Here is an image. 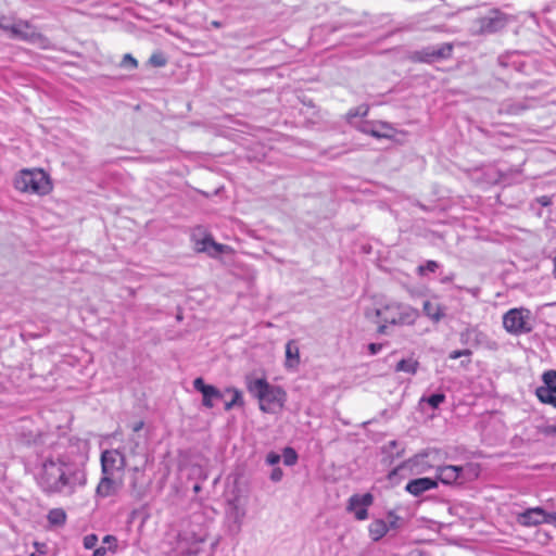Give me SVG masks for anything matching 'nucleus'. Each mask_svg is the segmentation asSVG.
I'll return each mask as SVG.
<instances>
[{
    "instance_id": "obj_1",
    "label": "nucleus",
    "mask_w": 556,
    "mask_h": 556,
    "mask_svg": "<svg viewBox=\"0 0 556 556\" xmlns=\"http://www.w3.org/2000/svg\"><path fill=\"white\" fill-rule=\"evenodd\" d=\"M191 514L181 520L180 529L168 556H194L201 551L208 536V526L214 518V510L201 503L191 504Z\"/></svg>"
},
{
    "instance_id": "obj_2",
    "label": "nucleus",
    "mask_w": 556,
    "mask_h": 556,
    "mask_svg": "<svg viewBox=\"0 0 556 556\" xmlns=\"http://www.w3.org/2000/svg\"><path fill=\"white\" fill-rule=\"evenodd\" d=\"M367 317L377 325L376 336H388L391 327L413 326L419 311L407 303L389 301L376 307L372 317Z\"/></svg>"
},
{
    "instance_id": "obj_3",
    "label": "nucleus",
    "mask_w": 556,
    "mask_h": 556,
    "mask_svg": "<svg viewBox=\"0 0 556 556\" xmlns=\"http://www.w3.org/2000/svg\"><path fill=\"white\" fill-rule=\"evenodd\" d=\"M87 482L84 467L47 458L38 473L41 486H83Z\"/></svg>"
},
{
    "instance_id": "obj_4",
    "label": "nucleus",
    "mask_w": 556,
    "mask_h": 556,
    "mask_svg": "<svg viewBox=\"0 0 556 556\" xmlns=\"http://www.w3.org/2000/svg\"><path fill=\"white\" fill-rule=\"evenodd\" d=\"M225 496V517L224 523L227 533L230 536H237L241 532L244 518L247 516V507L249 496L243 489H230L224 494Z\"/></svg>"
},
{
    "instance_id": "obj_5",
    "label": "nucleus",
    "mask_w": 556,
    "mask_h": 556,
    "mask_svg": "<svg viewBox=\"0 0 556 556\" xmlns=\"http://www.w3.org/2000/svg\"><path fill=\"white\" fill-rule=\"evenodd\" d=\"M247 390L258 400L260 409L264 413H274L275 408H281L286 401V392L280 386L270 384L265 378L247 377Z\"/></svg>"
},
{
    "instance_id": "obj_6",
    "label": "nucleus",
    "mask_w": 556,
    "mask_h": 556,
    "mask_svg": "<svg viewBox=\"0 0 556 556\" xmlns=\"http://www.w3.org/2000/svg\"><path fill=\"white\" fill-rule=\"evenodd\" d=\"M440 455V450L435 447H427L421 452L415 454L409 459L403 462L401 465L395 467L389 473V480L392 483H401L404 480L413 479L415 475H420L431 467V464L427 460L431 458L435 460Z\"/></svg>"
},
{
    "instance_id": "obj_7",
    "label": "nucleus",
    "mask_w": 556,
    "mask_h": 556,
    "mask_svg": "<svg viewBox=\"0 0 556 556\" xmlns=\"http://www.w3.org/2000/svg\"><path fill=\"white\" fill-rule=\"evenodd\" d=\"M16 190L46 195L52 190L49 175L43 169H22L14 179Z\"/></svg>"
},
{
    "instance_id": "obj_8",
    "label": "nucleus",
    "mask_w": 556,
    "mask_h": 556,
    "mask_svg": "<svg viewBox=\"0 0 556 556\" xmlns=\"http://www.w3.org/2000/svg\"><path fill=\"white\" fill-rule=\"evenodd\" d=\"M102 478L98 486H112L115 475L125 467V456L118 450H106L101 453Z\"/></svg>"
},
{
    "instance_id": "obj_9",
    "label": "nucleus",
    "mask_w": 556,
    "mask_h": 556,
    "mask_svg": "<svg viewBox=\"0 0 556 556\" xmlns=\"http://www.w3.org/2000/svg\"><path fill=\"white\" fill-rule=\"evenodd\" d=\"M511 22L510 15L500 9H491L484 15L475 20L476 33L491 35L503 30Z\"/></svg>"
},
{
    "instance_id": "obj_10",
    "label": "nucleus",
    "mask_w": 556,
    "mask_h": 556,
    "mask_svg": "<svg viewBox=\"0 0 556 556\" xmlns=\"http://www.w3.org/2000/svg\"><path fill=\"white\" fill-rule=\"evenodd\" d=\"M454 46L451 42L431 45L422 47L410 53L409 59L415 63L432 64L443 60H448L453 55Z\"/></svg>"
},
{
    "instance_id": "obj_11",
    "label": "nucleus",
    "mask_w": 556,
    "mask_h": 556,
    "mask_svg": "<svg viewBox=\"0 0 556 556\" xmlns=\"http://www.w3.org/2000/svg\"><path fill=\"white\" fill-rule=\"evenodd\" d=\"M529 311L523 308H511L503 316V326L511 334L528 333L532 330L529 321Z\"/></svg>"
},
{
    "instance_id": "obj_12",
    "label": "nucleus",
    "mask_w": 556,
    "mask_h": 556,
    "mask_svg": "<svg viewBox=\"0 0 556 556\" xmlns=\"http://www.w3.org/2000/svg\"><path fill=\"white\" fill-rule=\"evenodd\" d=\"M10 38L23 40L29 43H41L47 40L41 33L37 31L33 24L21 18L14 21Z\"/></svg>"
},
{
    "instance_id": "obj_13",
    "label": "nucleus",
    "mask_w": 556,
    "mask_h": 556,
    "mask_svg": "<svg viewBox=\"0 0 556 556\" xmlns=\"http://www.w3.org/2000/svg\"><path fill=\"white\" fill-rule=\"evenodd\" d=\"M374 503V496L370 493L354 494L350 497L346 510L354 515L356 520L363 521L368 518V508Z\"/></svg>"
},
{
    "instance_id": "obj_14",
    "label": "nucleus",
    "mask_w": 556,
    "mask_h": 556,
    "mask_svg": "<svg viewBox=\"0 0 556 556\" xmlns=\"http://www.w3.org/2000/svg\"><path fill=\"white\" fill-rule=\"evenodd\" d=\"M193 388L202 394V404L207 408H213L215 401L223 400V393L214 386L206 384L204 379L198 377L193 380Z\"/></svg>"
},
{
    "instance_id": "obj_15",
    "label": "nucleus",
    "mask_w": 556,
    "mask_h": 556,
    "mask_svg": "<svg viewBox=\"0 0 556 556\" xmlns=\"http://www.w3.org/2000/svg\"><path fill=\"white\" fill-rule=\"evenodd\" d=\"M552 513H547L541 507L529 508L519 516V521L523 526H538L541 523H551L549 517Z\"/></svg>"
},
{
    "instance_id": "obj_16",
    "label": "nucleus",
    "mask_w": 556,
    "mask_h": 556,
    "mask_svg": "<svg viewBox=\"0 0 556 556\" xmlns=\"http://www.w3.org/2000/svg\"><path fill=\"white\" fill-rule=\"evenodd\" d=\"M437 481L445 485H451L462 478V468L455 465L439 466L437 468Z\"/></svg>"
},
{
    "instance_id": "obj_17",
    "label": "nucleus",
    "mask_w": 556,
    "mask_h": 556,
    "mask_svg": "<svg viewBox=\"0 0 556 556\" xmlns=\"http://www.w3.org/2000/svg\"><path fill=\"white\" fill-rule=\"evenodd\" d=\"M543 386H540L535 390V395L539 400L556 394V370H547L542 375Z\"/></svg>"
},
{
    "instance_id": "obj_18",
    "label": "nucleus",
    "mask_w": 556,
    "mask_h": 556,
    "mask_svg": "<svg viewBox=\"0 0 556 556\" xmlns=\"http://www.w3.org/2000/svg\"><path fill=\"white\" fill-rule=\"evenodd\" d=\"M300 364V350L295 340H289L286 344L285 366L289 370H294Z\"/></svg>"
},
{
    "instance_id": "obj_19",
    "label": "nucleus",
    "mask_w": 556,
    "mask_h": 556,
    "mask_svg": "<svg viewBox=\"0 0 556 556\" xmlns=\"http://www.w3.org/2000/svg\"><path fill=\"white\" fill-rule=\"evenodd\" d=\"M445 306L432 301H425L422 304L424 314L433 323H439L445 316Z\"/></svg>"
},
{
    "instance_id": "obj_20",
    "label": "nucleus",
    "mask_w": 556,
    "mask_h": 556,
    "mask_svg": "<svg viewBox=\"0 0 556 556\" xmlns=\"http://www.w3.org/2000/svg\"><path fill=\"white\" fill-rule=\"evenodd\" d=\"M486 336L478 328L469 327L460 332V342L463 344L480 345L484 342Z\"/></svg>"
},
{
    "instance_id": "obj_21",
    "label": "nucleus",
    "mask_w": 556,
    "mask_h": 556,
    "mask_svg": "<svg viewBox=\"0 0 556 556\" xmlns=\"http://www.w3.org/2000/svg\"><path fill=\"white\" fill-rule=\"evenodd\" d=\"M198 245V251L207 252L212 256L220 254L225 248L223 244L215 242L212 237H205Z\"/></svg>"
},
{
    "instance_id": "obj_22",
    "label": "nucleus",
    "mask_w": 556,
    "mask_h": 556,
    "mask_svg": "<svg viewBox=\"0 0 556 556\" xmlns=\"http://www.w3.org/2000/svg\"><path fill=\"white\" fill-rule=\"evenodd\" d=\"M389 527L382 519L374 520L368 528L369 535L374 541H379L381 538L386 535Z\"/></svg>"
},
{
    "instance_id": "obj_23",
    "label": "nucleus",
    "mask_w": 556,
    "mask_h": 556,
    "mask_svg": "<svg viewBox=\"0 0 556 556\" xmlns=\"http://www.w3.org/2000/svg\"><path fill=\"white\" fill-rule=\"evenodd\" d=\"M445 394L443 392L432 393L430 395L424 394L419 400V406L424 404L429 405L432 409L439 408V406L445 402Z\"/></svg>"
},
{
    "instance_id": "obj_24",
    "label": "nucleus",
    "mask_w": 556,
    "mask_h": 556,
    "mask_svg": "<svg viewBox=\"0 0 556 556\" xmlns=\"http://www.w3.org/2000/svg\"><path fill=\"white\" fill-rule=\"evenodd\" d=\"M419 368V362L413 357L403 358L395 365V371H403L409 375H416Z\"/></svg>"
},
{
    "instance_id": "obj_25",
    "label": "nucleus",
    "mask_w": 556,
    "mask_h": 556,
    "mask_svg": "<svg viewBox=\"0 0 556 556\" xmlns=\"http://www.w3.org/2000/svg\"><path fill=\"white\" fill-rule=\"evenodd\" d=\"M462 468V478L459 484L468 482L479 476L480 467L477 464L468 463L465 466H459Z\"/></svg>"
},
{
    "instance_id": "obj_26",
    "label": "nucleus",
    "mask_w": 556,
    "mask_h": 556,
    "mask_svg": "<svg viewBox=\"0 0 556 556\" xmlns=\"http://www.w3.org/2000/svg\"><path fill=\"white\" fill-rule=\"evenodd\" d=\"M226 391L232 393V399L225 403V410H230L235 406H243L244 401L242 392L239 389L228 388Z\"/></svg>"
},
{
    "instance_id": "obj_27",
    "label": "nucleus",
    "mask_w": 556,
    "mask_h": 556,
    "mask_svg": "<svg viewBox=\"0 0 556 556\" xmlns=\"http://www.w3.org/2000/svg\"><path fill=\"white\" fill-rule=\"evenodd\" d=\"M66 514L61 508H53L48 514V521L52 526H62L65 523Z\"/></svg>"
},
{
    "instance_id": "obj_28",
    "label": "nucleus",
    "mask_w": 556,
    "mask_h": 556,
    "mask_svg": "<svg viewBox=\"0 0 556 556\" xmlns=\"http://www.w3.org/2000/svg\"><path fill=\"white\" fill-rule=\"evenodd\" d=\"M399 446V441L392 440L388 442L386 445H383L382 451L383 453H390L392 458H400L404 455L405 448L403 446L401 448H397Z\"/></svg>"
},
{
    "instance_id": "obj_29",
    "label": "nucleus",
    "mask_w": 556,
    "mask_h": 556,
    "mask_svg": "<svg viewBox=\"0 0 556 556\" xmlns=\"http://www.w3.org/2000/svg\"><path fill=\"white\" fill-rule=\"evenodd\" d=\"M405 486H438L437 477L435 478H415L406 481Z\"/></svg>"
},
{
    "instance_id": "obj_30",
    "label": "nucleus",
    "mask_w": 556,
    "mask_h": 556,
    "mask_svg": "<svg viewBox=\"0 0 556 556\" xmlns=\"http://www.w3.org/2000/svg\"><path fill=\"white\" fill-rule=\"evenodd\" d=\"M358 130L362 131L363 134L370 135V136H372L375 138H383V137H386L384 135L379 132L376 129L375 124H372L370 122H362L361 125L358 126Z\"/></svg>"
},
{
    "instance_id": "obj_31",
    "label": "nucleus",
    "mask_w": 556,
    "mask_h": 556,
    "mask_svg": "<svg viewBox=\"0 0 556 556\" xmlns=\"http://www.w3.org/2000/svg\"><path fill=\"white\" fill-rule=\"evenodd\" d=\"M281 458L286 466H292L298 462V453L292 447H285L281 454Z\"/></svg>"
},
{
    "instance_id": "obj_32",
    "label": "nucleus",
    "mask_w": 556,
    "mask_h": 556,
    "mask_svg": "<svg viewBox=\"0 0 556 556\" xmlns=\"http://www.w3.org/2000/svg\"><path fill=\"white\" fill-rule=\"evenodd\" d=\"M369 108L368 105H359L357 108L351 109L346 113V119L349 123H352L353 118L355 117H365L368 114Z\"/></svg>"
},
{
    "instance_id": "obj_33",
    "label": "nucleus",
    "mask_w": 556,
    "mask_h": 556,
    "mask_svg": "<svg viewBox=\"0 0 556 556\" xmlns=\"http://www.w3.org/2000/svg\"><path fill=\"white\" fill-rule=\"evenodd\" d=\"M148 63L153 67H163L167 64V58L163 52H154L150 55Z\"/></svg>"
},
{
    "instance_id": "obj_34",
    "label": "nucleus",
    "mask_w": 556,
    "mask_h": 556,
    "mask_svg": "<svg viewBox=\"0 0 556 556\" xmlns=\"http://www.w3.org/2000/svg\"><path fill=\"white\" fill-rule=\"evenodd\" d=\"M440 267L437 261H427L425 264L417 267V274L424 276L428 273H434Z\"/></svg>"
},
{
    "instance_id": "obj_35",
    "label": "nucleus",
    "mask_w": 556,
    "mask_h": 556,
    "mask_svg": "<svg viewBox=\"0 0 556 556\" xmlns=\"http://www.w3.org/2000/svg\"><path fill=\"white\" fill-rule=\"evenodd\" d=\"M14 21L16 20L11 16H0V29L10 35L12 30V25H14Z\"/></svg>"
},
{
    "instance_id": "obj_36",
    "label": "nucleus",
    "mask_w": 556,
    "mask_h": 556,
    "mask_svg": "<svg viewBox=\"0 0 556 556\" xmlns=\"http://www.w3.org/2000/svg\"><path fill=\"white\" fill-rule=\"evenodd\" d=\"M119 65L123 68H131V70H134V68H137L138 62H137V60L130 53H126L123 56Z\"/></svg>"
},
{
    "instance_id": "obj_37",
    "label": "nucleus",
    "mask_w": 556,
    "mask_h": 556,
    "mask_svg": "<svg viewBox=\"0 0 556 556\" xmlns=\"http://www.w3.org/2000/svg\"><path fill=\"white\" fill-rule=\"evenodd\" d=\"M389 345V342H371L367 345V351L369 355H377L380 353L386 346Z\"/></svg>"
},
{
    "instance_id": "obj_38",
    "label": "nucleus",
    "mask_w": 556,
    "mask_h": 556,
    "mask_svg": "<svg viewBox=\"0 0 556 556\" xmlns=\"http://www.w3.org/2000/svg\"><path fill=\"white\" fill-rule=\"evenodd\" d=\"M98 543V536L96 534H88L84 538V547L86 549H92Z\"/></svg>"
},
{
    "instance_id": "obj_39",
    "label": "nucleus",
    "mask_w": 556,
    "mask_h": 556,
    "mask_svg": "<svg viewBox=\"0 0 556 556\" xmlns=\"http://www.w3.org/2000/svg\"><path fill=\"white\" fill-rule=\"evenodd\" d=\"M472 354L471 350L469 349H465V350H455V351H452L450 354H448V358L450 359H457L459 357H463V356H466V357H470Z\"/></svg>"
},
{
    "instance_id": "obj_40",
    "label": "nucleus",
    "mask_w": 556,
    "mask_h": 556,
    "mask_svg": "<svg viewBox=\"0 0 556 556\" xmlns=\"http://www.w3.org/2000/svg\"><path fill=\"white\" fill-rule=\"evenodd\" d=\"M281 459V455L276 453V452H269L267 455H266V464H268L269 466H275L277 464H279Z\"/></svg>"
},
{
    "instance_id": "obj_41",
    "label": "nucleus",
    "mask_w": 556,
    "mask_h": 556,
    "mask_svg": "<svg viewBox=\"0 0 556 556\" xmlns=\"http://www.w3.org/2000/svg\"><path fill=\"white\" fill-rule=\"evenodd\" d=\"M116 542H117V540L113 535H105L103 538V543L109 545L108 549H110V551H113V552L115 551Z\"/></svg>"
},
{
    "instance_id": "obj_42",
    "label": "nucleus",
    "mask_w": 556,
    "mask_h": 556,
    "mask_svg": "<svg viewBox=\"0 0 556 556\" xmlns=\"http://www.w3.org/2000/svg\"><path fill=\"white\" fill-rule=\"evenodd\" d=\"M34 547L36 552L31 553L30 556H41L46 553V545L39 542H34Z\"/></svg>"
},
{
    "instance_id": "obj_43",
    "label": "nucleus",
    "mask_w": 556,
    "mask_h": 556,
    "mask_svg": "<svg viewBox=\"0 0 556 556\" xmlns=\"http://www.w3.org/2000/svg\"><path fill=\"white\" fill-rule=\"evenodd\" d=\"M282 478V470L280 468H274L270 472V479L273 482H279Z\"/></svg>"
},
{
    "instance_id": "obj_44",
    "label": "nucleus",
    "mask_w": 556,
    "mask_h": 556,
    "mask_svg": "<svg viewBox=\"0 0 556 556\" xmlns=\"http://www.w3.org/2000/svg\"><path fill=\"white\" fill-rule=\"evenodd\" d=\"M540 402H542L544 404H549L556 408V395L555 394H551V395L544 397L543 400H540Z\"/></svg>"
},
{
    "instance_id": "obj_45",
    "label": "nucleus",
    "mask_w": 556,
    "mask_h": 556,
    "mask_svg": "<svg viewBox=\"0 0 556 556\" xmlns=\"http://www.w3.org/2000/svg\"><path fill=\"white\" fill-rule=\"evenodd\" d=\"M454 278H455V273L451 271L447 275L442 276L440 279V282L441 283H450L454 280Z\"/></svg>"
},
{
    "instance_id": "obj_46",
    "label": "nucleus",
    "mask_w": 556,
    "mask_h": 556,
    "mask_svg": "<svg viewBox=\"0 0 556 556\" xmlns=\"http://www.w3.org/2000/svg\"><path fill=\"white\" fill-rule=\"evenodd\" d=\"M108 552V548L104 546L98 547L93 551L92 556H105Z\"/></svg>"
},
{
    "instance_id": "obj_47",
    "label": "nucleus",
    "mask_w": 556,
    "mask_h": 556,
    "mask_svg": "<svg viewBox=\"0 0 556 556\" xmlns=\"http://www.w3.org/2000/svg\"><path fill=\"white\" fill-rule=\"evenodd\" d=\"M543 432L547 435L549 434H556V425H549V426H546L543 430Z\"/></svg>"
},
{
    "instance_id": "obj_48",
    "label": "nucleus",
    "mask_w": 556,
    "mask_h": 556,
    "mask_svg": "<svg viewBox=\"0 0 556 556\" xmlns=\"http://www.w3.org/2000/svg\"><path fill=\"white\" fill-rule=\"evenodd\" d=\"M408 492H410L413 495L415 496H420L424 491H426L427 489H419V488H416V489H406Z\"/></svg>"
},
{
    "instance_id": "obj_49",
    "label": "nucleus",
    "mask_w": 556,
    "mask_h": 556,
    "mask_svg": "<svg viewBox=\"0 0 556 556\" xmlns=\"http://www.w3.org/2000/svg\"><path fill=\"white\" fill-rule=\"evenodd\" d=\"M110 490H111V489H101V488H98V489H97V493H98L100 496H109V495H111Z\"/></svg>"
},
{
    "instance_id": "obj_50",
    "label": "nucleus",
    "mask_w": 556,
    "mask_h": 556,
    "mask_svg": "<svg viewBox=\"0 0 556 556\" xmlns=\"http://www.w3.org/2000/svg\"><path fill=\"white\" fill-rule=\"evenodd\" d=\"M142 427H143V421H139V422H136V424L134 425L132 430H134L135 432H138V431H140V430L142 429Z\"/></svg>"
},
{
    "instance_id": "obj_51",
    "label": "nucleus",
    "mask_w": 556,
    "mask_h": 556,
    "mask_svg": "<svg viewBox=\"0 0 556 556\" xmlns=\"http://www.w3.org/2000/svg\"><path fill=\"white\" fill-rule=\"evenodd\" d=\"M540 203L543 205V206H546L551 203L549 199L547 197H542L540 199Z\"/></svg>"
},
{
    "instance_id": "obj_52",
    "label": "nucleus",
    "mask_w": 556,
    "mask_h": 556,
    "mask_svg": "<svg viewBox=\"0 0 556 556\" xmlns=\"http://www.w3.org/2000/svg\"><path fill=\"white\" fill-rule=\"evenodd\" d=\"M211 26L214 28H220V27H223V23L219 21H212Z\"/></svg>"
},
{
    "instance_id": "obj_53",
    "label": "nucleus",
    "mask_w": 556,
    "mask_h": 556,
    "mask_svg": "<svg viewBox=\"0 0 556 556\" xmlns=\"http://www.w3.org/2000/svg\"><path fill=\"white\" fill-rule=\"evenodd\" d=\"M551 525L556 526V511H553V515L549 517Z\"/></svg>"
},
{
    "instance_id": "obj_54",
    "label": "nucleus",
    "mask_w": 556,
    "mask_h": 556,
    "mask_svg": "<svg viewBox=\"0 0 556 556\" xmlns=\"http://www.w3.org/2000/svg\"><path fill=\"white\" fill-rule=\"evenodd\" d=\"M201 489H198V488H194L192 489V497H195L198 495V492L200 491Z\"/></svg>"
},
{
    "instance_id": "obj_55",
    "label": "nucleus",
    "mask_w": 556,
    "mask_h": 556,
    "mask_svg": "<svg viewBox=\"0 0 556 556\" xmlns=\"http://www.w3.org/2000/svg\"><path fill=\"white\" fill-rule=\"evenodd\" d=\"M554 274H555V277H556V256L554 257Z\"/></svg>"
},
{
    "instance_id": "obj_56",
    "label": "nucleus",
    "mask_w": 556,
    "mask_h": 556,
    "mask_svg": "<svg viewBox=\"0 0 556 556\" xmlns=\"http://www.w3.org/2000/svg\"><path fill=\"white\" fill-rule=\"evenodd\" d=\"M395 523H396V519H395V520H392V521L390 522V527H392V528H393V527H395Z\"/></svg>"
},
{
    "instance_id": "obj_57",
    "label": "nucleus",
    "mask_w": 556,
    "mask_h": 556,
    "mask_svg": "<svg viewBox=\"0 0 556 556\" xmlns=\"http://www.w3.org/2000/svg\"><path fill=\"white\" fill-rule=\"evenodd\" d=\"M498 62L501 65H505V63L503 62L502 58L498 59Z\"/></svg>"
}]
</instances>
